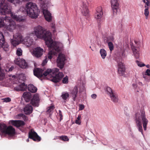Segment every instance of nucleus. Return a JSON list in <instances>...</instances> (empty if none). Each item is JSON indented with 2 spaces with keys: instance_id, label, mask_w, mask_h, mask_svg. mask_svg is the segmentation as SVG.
Wrapping results in <instances>:
<instances>
[{
  "instance_id": "nucleus-1",
  "label": "nucleus",
  "mask_w": 150,
  "mask_h": 150,
  "mask_svg": "<svg viewBox=\"0 0 150 150\" xmlns=\"http://www.w3.org/2000/svg\"><path fill=\"white\" fill-rule=\"evenodd\" d=\"M44 32L43 36L41 39L45 40L46 45L51 49L54 50L57 52L60 51L63 47L62 44L60 42H53L50 32L45 30Z\"/></svg>"
},
{
  "instance_id": "nucleus-2",
  "label": "nucleus",
  "mask_w": 150,
  "mask_h": 150,
  "mask_svg": "<svg viewBox=\"0 0 150 150\" xmlns=\"http://www.w3.org/2000/svg\"><path fill=\"white\" fill-rule=\"evenodd\" d=\"M135 121L139 131L142 133V121L144 129L145 130H146V125L148 123V120L146 117L145 114L143 112L141 114L136 113L135 115Z\"/></svg>"
},
{
  "instance_id": "nucleus-3",
  "label": "nucleus",
  "mask_w": 150,
  "mask_h": 150,
  "mask_svg": "<svg viewBox=\"0 0 150 150\" xmlns=\"http://www.w3.org/2000/svg\"><path fill=\"white\" fill-rule=\"evenodd\" d=\"M25 10L30 17L32 18L37 17V7L35 4L31 2H28L26 5Z\"/></svg>"
},
{
  "instance_id": "nucleus-4",
  "label": "nucleus",
  "mask_w": 150,
  "mask_h": 150,
  "mask_svg": "<svg viewBox=\"0 0 150 150\" xmlns=\"http://www.w3.org/2000/svg\"><path fill=\"white\" fill-rule=\"evenodd\" d=\"M0 13L2 15L11 13V7L5 0H0Z\"/></svg>"
},
{
  "instance_id": "nucleus-5",
  "label": "nucleus",
  "mask_w": 150,
  "mask_h": 150,
  "mask_svg": "<svg viewBox=\"0 0 150 150\" xmlns=\"http://www.w3.org/2000/svg\"><path fill=\"white\" fill-rule=\"evenodd\" d=\"M66 60L65 55L62 53L58 55L57 59V66L60 69H62L64 67Z\"/></svg>"
},
{
  "instance_id": "nucleus-6",
  "label": "nucleus",
  "mask_w": 150,
  "mask_h": 150,
  "mask_svg": "<svg viewBox=\"0 0 150 150\" xmlns=\"http://www.w3.org/2000/svg\"><path fill=\"white\" fill-rule=\"evenodd\" d=\"M40 7L46 20L50 22L52 20V16L51 14L47 9V5L45 4H41Z\"/></svg>"
},
{
  "instance_id": "nucleus-7",
  "label": "nucleus",
  "mask_w": 150,
  "mask_h": 150,
  "mask_svg": "<svg viewBox=\"0 0 150 150\" xmlns=\"http://www.w3.org/2000/svg\"><path fill=\"white\" fill-rule=\"evenodd\" d=\"M45 30L42 26L38 25L34 27L33 32L37 38L41 39L43 37Z\"/></svg>"
},
{
  "instance_id": "nucleus-8",
  "label": "nucleus",
  "mask_w": 150,
  "mask_h": 150,
  "mask_svg": "<svg viewBox=\"0 0 150 150\" xmlns=\"http://www.w3.org/2000/svg\"><path fill=\"white\" fill-rule=\"evenodd\" d=\"M59 69L57 68H54L52 69H48L44 73H43V75L45 76H47L48 77H53L56 74V72H58Z\"/></svg>"
},
{
  "instance_id": "nucleus-9",
  "label": "nucleus",
  "mask_w": 150,
  "mask_h": 150,
  "mask_svg": "<svg viewBox=\"0 0 150 150\" xmlns=\"http://www.w3.org/2000/svg\"><path fill=\"white\" fill-rule=\"evenodd\" d=\"M43 49L40 47H37L34 48L32 52L33 55L37 58L40 57L43 54Z\"/></svg>"
},
{
  "instance_id": "nucleus-10",
  "label": "nucleus",
  "mask_w": 150,
  "mask_h": 150,
  "mask_svg": "<svg viewBox=\"0 0 150 150\" xmlns=\"http://www.w3.org/2000/svg\"><path fill=\"white\" fill-rule=\"evenodd\" d=\"M29 137L35 141H39L41 140L40 137L33 129L29 132Z\"/></svg>"
},
{
  "instance_id": "nucleus-11",
  "label": "nucleus",
  "mask_w": 150,
  "mask_h": 150,
  "mask_svg": "<svg viewBox=\"0 0 150 150\" xmlns=\"http://www.w3.org/2000/svg\"><path fill=\"white\" fill-rule=\"evenodd\" d=\"M111 3L113 14H116L118 10V2L117 0H111Z\"/></svg>"
},
{
  "instance_id": "nucleus-12",
  "label": "nucleus",
  "mask_w": 150,
  "mask_h": 150,
  "mask_svg": "<svg viewBox=\"0 0 150 150\" xmlns=\"http://www.w3.org/2000/svg\"><path fill=\"white\" fill-rule=\"evenodd\" d=\"M50 51L48 52L47 55L45 57V59L43 61L42 65L43 66L45 65L47 62V58L49 59H51L52 58V55L53 54H55L56 52H57L55 51L54 50L51 49H50Z\"/></svg>"
},
{
  "instance_id": "nucleus-13",
  "label": "nucleus",
  "mask_w": 150,
  "mask_h": 150,
  "mask_svg": "<svg viewBox=\"0 0 150 150\" xmlns=\"http://www.w3.org/2000/svg\"><path fill=\"white\" fill-rule=\"evenodd\" d=\"M16 133L15 129L11 126L7 127L6 131L4 133L8 135L9 136H13Z\"/></svg>"
},
{
  "instance_id": "nucleus-14",
  "label": "nucleus",
  "mask_w": 150,
  "mask_h": 150,
  "mask_svg": "<svg viewBox=\"0 0 150 150\" xmlns=\"http://www.w3.org/2000/svg\"><path fill=\"white\" fill-rule=\"evenodd\" d=\"M9 123L16 127H19L25 125L24 122L20 120H11L10 121Z\"/></svg>"
},
{
  "instance_id": "nucleus-15",
  "label": "nucleus",
  "mask_w": 150,
  "mask_h": 150,
  "mask_svg": "<svg viewBox=\"0 0 150 150\" xmlns=\"http://www.w3.org/2000/svg\"><path fill=\"white\" fill-rule=\"evenodd\" d=\"M58 72H56V74L54 76L52 79L50 80L55 83L58 82L64 76L63 73L62 72H59L58 74L57 73Z\"/></svg>"
},
{
  "instance_id": "nucleus-16",
  "label": "nucleus",
  "mask_w": 150,
  "mask_h": 150,
  "mask_svg": "<svg viewBox=\"0 0 150 150\" xmlns=\"http://www.w3.org/2000/svg\"><path fill=\"white\" fill-rule=\"evenodd\" d=\"M22 42L28 47L30 46L32 44L33 40L29 37H27L23 40Z\"/></svg>"
},
{
  "instance_id": "nucleus-17",
  "label": "nucleus",
  "mask_w": 150,
  "mask_h": 150,
  "mask_svg": "<svg viewBox=\"0 0 150 150\" xmlns=\"http://www.w3.org/2000/svg\"><path fill=\"white\" fill-rule=\"evenodd\" d=\"M81 9V12L83 15L87 16L88 15L89 13V11L87 5L84 2H82Z\"/></svg>"
},
{
  "instance_id": "nucleus-18",
  "label": "nucleus",
  "mask_w": 150,
  "mask_h": 150,
  "mask_svg": "<svg viewBox=\"0 0 150 150\" xmlns=\"http://www.w3.org/2000/svg\"><path fill=\"white\" fill-rule=\"evenodd\" d=\"M43 71L41 69L37 68L34 70V75L38 78H41L43 76Z\"/></svg>"
},
{
  "instance_id": "nucleus-19",
  "label": "nucleus",
  "mask_w": 150,
  "mask_h": 150,
  "mask_svg": "<svg viewBox=\"0 0 150 150\" xmlns=\"http://www.w3.org/2000/svg\"><path fill=\"white\" fill-rule=\"evenodd\" d=\"M103 9L101 7L97 8L95 15V18L96 19H100L102 17L103 14Z\"/></svg>"
},
{
  "instance_id": "nucleus-20",
  "label": "nucleus",
  "mask_w": 150,
  "mask_h": 150,
  "mask_svg": "<svg viewBox=\"0 0 150 150\" xmlns=\"http://www.w3.org/2000/svg\"><path fill=\"white\" fill-rule=\"evenodd\" d=\"M32 107L30 105H27L24 108V112L25 114L29 115L33 111Z\"/></svg>"
},
{
  "instance_id": "nucleus-21",
  "label": "nucleus",
  "mask_w": 150,
  "mask_h": 150,
  "mask_svg": "<svg viewBox=\"0 0 150 150\" xmlns=\"http://www.w3.org/2000/svg\"><path fill=\"white\" fill-rule=\"evenodd\" d=\"M9 24L7 25V28L10 30H12L16 28V25L15 22L12 20H9Z\"/></svg>"
},
{
  "instance_id": "nucleus-22",
  "label": "nucleus",
  "mask_w": 150,
  "mask_h": 150,
  "mask_svg": "<svg viewBox=\"0 0 150 150\" xmlns=\"http://www.w3.org/2000/svg\"><path fill=\"white\" fill-rule=\"evenodd\" d=\"M11 16L12 18L16 20L17 22H23L25 20L22 16H18L16 15L15 14L11 13Z\"/></svg>"
},
{
  "instance_id": "nucleus-23",
  "label": "nucleus",
  "mask_w": 150,
  "mask_h": 150,
  "mask_svg": "<svg viewBox=\"0 0 150 150\" xmlns=\"http://www.w3.org/2000/svg\"><path fill=\"white\" fill-rule=\"evenodd\" d=\"M27 86L24 83H23L18 86L14 88V90L16 91H24L27 88Z\"/></svg>"
},
{
  "instance_id": "nucleus-24",
  "label": "nucleus",
  "mask_w": 150,
  "mask_h": 150,
  "mask_svg": "<svg viewBox=\"0 0 150 150\" xmlns=\"http://www.w3.org/2000/svg\"><path fill=\"white\" fill-rule=\"evenodd\" d=\"M23 96L26 102H29L31 98L30 93L27 92H24L23 94Z\"/></svg>"
},
{
  "instance_id": "nucleus-25",
  "label": "nucleus",
  "mask_w": 150,
  "mask_h": 150,
  "mask_svg": "<svg viewBox=\"0 0 150 150\" xmlns=\"http://www.w3.org/2000/svg\"><path fill=\"white\" fill-rule=\"evenodd\" d=\"M13 39L17 40L20 42L23 41V37L19 33H17L13 35Z\"/></svg>"
},
{
  "instance_id": "nucleus-26",
  "label": "nucleus",
  "mask_w": 150,
  "mask_h": 150,
  "mask_svg": "<svg viewBox=\"0 0 150 150\" xmlns=\"http://www.w3.org/2000/svg\"><path fill=\"white\" fill-rule=\"evenodd\" d=\"M1 57L0 54V60L1 59ZM5 78V73L3 69H1L0 64V81H2Z\"/></svg>"
},
{
  "instance_id": "nucleus-27",
  "label": "nucleus",
  "mask_w": 150,
  "mask_h": 150,
  "mask_svg": "<svg viewBox=\"0 0 150 150\" xmlns=\"http://www.w3.org/2000/svg\"><path fill=\"white\" fill-rule=\"evenodd\" d=\"M21 59L20 58H15L14 60V62L15 63L18 65L21 68H24L25 67V64L24 65H23L21 64L22 62H21Z\"/></svg>"
},
{
  "instance_id": "nucleus-28",
  "label": "nucleus",
  "mask_w": 150,
  "mask_h": 150,
  "mask_svg": "<svg viewBox=\"0 0 150 150\" xmlns=\"http://www.w3.org/2000/svg\"><path fill=\"white\" fill-rule=\"evenodd\" d=\"M111 100L114 102H117L118 100L117 96L115 93H112L110 96Z\"/></svg>"
},
{
  "instance_id": "nucleus-29",
  "label": "nucleus",
  "mask_w": 150,
  "mask_h": 150,
  "mask_svg": "<svg viewBox=\"0 0 150 150\" xmlns=\"http://www.w3.org/2000/svg\"><path fill=\"white\" fill-rule=\"evenodd\" d=\"M78 90L77 87L76 86H75L72 91L71 92V94L73 96V100L75 101V100L77 96V94L78 93Z\"/></svg>"
},
{
  "instance_id": "nucleus-30",
  "label": "nucleus",
  "mask_w": 150,
  "mask_h": 150,
  "mask_svg": "<svg viewBox=\"0 0 150 150\" xmlns=\"http://www.w3.org/2000/svg\"><path fill=\"white\" fill-rule=\"evenodd\" d=\"M28 87L29 91H30L31 92L34 93L37 91V88L33 85L30 84L28 85Z\"/></svg>"
},
{
  "instance_id": "nucleus-31",
  "label": "nucleus",
  "mask_w": 150,
  "mask_h": 150,
  "mask_svg": "<svg viewBox=\"0 0 150 150\" xmlns=\"http://www.w3.org/2000/svg\"><path fill=\"white\" fill-rule=\"evenodd\" d=\"M7 127L5 124L0 123V131L2 133L4 134Z\"/></svg>"
},
{
  "instance_id": "nucleus-32",
  "label": "nucleus",
  "mask_w": 150,
  "mask_h": 150,
  "mask_svg": "<svg viewBox=\"0 0 150 150\" xmlns=\"http://www.w3.org/2000/svg\"><path fill=\"white\" fill-rule=\"evenodd\" d=\"M100 53L102 58L104 59L107 55L106 51L104 49H101L100 50Z\"/></svg>"
},
{
  "instance_id": "nucleus-33",
  "label": "nucleus",
  "mask_w": 150,
  "mask_h": 150,
  "mask_svg": "<svg viewBox=\"0 0 150 150\" xmlns=\"http://www.w3.org/2000/svg\"><path fill=\"white\" fill-rule=\"evenodd\" d=\"M39 101L37 100H35L34 98H32L31 100L32 104L33 106H38L39 105Z\"/></svg>"
},
{
  "instance_id": "nucleus-34",
  "label": "nucleus",
  "mask_w": 150,
  "mask_h": 150,
  "mask_svg": "<svg viewBox=\"0 0 150 150\" xmlns=\"http://www.w3.org/2000/svg\"><path fill=\"white\" fill-rule=\"evenodd\" d=\"M11 42L12 44L14 46H16V45H18L20 43L19 42L15 39L11 40Z\"/></svg>"
},
{
  "instance_id": "nucleus-35",
  "label": "nucleus",
  "mask_w": 150,
  "mask_h": 150,
  "mask_svg": "<svg viewBox=\"0 0 150 150\" xmlns=\"http://www.w3.org/2000/svg\"><path fill=\"white\" fill-rule=\"evenodd\" d=\"M132 50L133 51L134 54L136 58H138L139 57V53L137 49L135 48H132Z\"/></svg>"
},
{
  "instance_id": "nucleus-36",
  "label": "nucleus",
  "mask_w": 150,
  "mask_h": 150,
  "mask_svg": "<svg viewBox=\"0 0 150 150\" xmlns=\"http://www.w3.org/2000/svg\"><path fill=\"white\" fill-rule=\"evenodd\" d=\"M69 94L68 93H62L61 96V97L63 99L65 100L69 97Z\"/></svg>"
},
{
  "instance_id": "nucleus-37",
  "label": "nucleus",
  "mask_w": 150,
  "mask_h": 150,
  "mask_svg": "<svg viewBox=\"0 0 150 150\" xmlns=\"http://www.w3.org/2000/svg\"><path fill=\"white\" fill-rule=\"evenodd\" d=\"M59 139L64 141H68L69 140V139L68 138V137L66 136H60L59 137Z\"/></svg>"
},
{
  "instance_id": "nucleus-38",
  "label": "nucleus",
  "mask_w": 150,
  "mask_h": 150,
  "mask_svg": "<svg viewBox=\"0 0 150 150\" xmlns=\"http://www.w3.org/2000/svg\"><path fill=\"white\" fill-rule=\"evenodd\" d=\"M21 62H22L21 64H22L23 65H24L25 64V67L21 68H22L25 69L26 68L28 67V64L26 62L25 60L24 59H21Z\"/></svg>"
},
{
  "instance_id": "nucleus-39",
  "label": "nucleus",
  "mask_w": 150,
  "mask_h": 150,
  "mask_svg": "<svg viewBox=\"0 0 150 150\" xmlns=\"http://www.w3.org/2000/svg\"><path fill=\"white\" fill-rule=\"evenodd\" d=\"M8 1L9 2L13 3L14 4H19L21 2V0H8Z\"/></svg>"
},
{
  "instance_id": "nucleus-40",
  "label": "nucleus",
  "mask_w": 150,
  "mask_h": 150,
  "mask_svg": "<svg viewBox=\"0 0 150 150\" xmlns=\"http://www.w3.org/2000/svg\"><path fill=\"white\" fill-rule=\"evenodd\" d=\"M54 105H51L49 106L47 108V112L50 113L54 109Z\"/></svg>"
},
{
  "instance_id": "nucleus-41",
  "label": "nucleus",
  "mask_w": 150,
  "mask_h": 150,
  "mask_svg": "<svg viewBox=\"0 0 150 150\" xmlns=\"http://www.w3.org/2000/svg\"><path fill=\"white\" fill-rule=\"evenodd\" d=\"M125 71V68H118V72L119 73L122 75L124 74Z\"/></svg>"
},
{
  "instance_id": "nucleus-42",
  "label": "nucleus",
  "mask_w": 150,
  "mask_h": 150,
  "mask_svg": "<svg viewBox=\"0 0 150 150\" xmlns=\"http://www.w3.org/2000/svg\"><path fill=\"white\" fill-rule=\"evenodd\" d=\"M108 46L110 51H112L113 49L114 46L112 43L111 42L108 43Z\"/></svg>"
},
{
  "instance_id": "nucleus-43",
  "label": "nucleus",
  "mask_w": 150,
  "mask_h": 150,
  "mask_svg": "<svg viewBox=\"0 0 150 150\" xmlns=\"http://www.w3.org/2000/svg\"><path fill=\"white\" fill-rule=\"evenodd\" d=\"M16 54L18 56H20L22 54V50L20 48L18 49L16 52Z\"/></svg>"
},
{
  "instance_id": "nucleus-44",
  "label": "nucleus",
  "mask_w": 150,
  "mask_h": 150,
  "mask_svg": "<svg viewBox=\"0 0 150 150\" xmlns=\"http://www.w3.org/2000/svg\"><path fill=\"white\" fill-rule=\"evenodd\" d=\"M81 118V116L80 115H79L77 118V119L76 120L75 123L79 125L80 124L81 122L80 118Z\"/></svg>"
},
{
  "instance_id": "nucleus-45",
  "label": "nucleus",
  "mask_w": 150,
  "mask_h": 150,
  "mask_svg": "<svg viewBox=\"0 0 150 150\" xmlns=\"http://www.w3.org/2000/svg\"><path fill=\"white\" fill-rule=\"evenodd\" d=\"M106 90L108 93L109 94V95L110 96V95L112 93H114L112 91V90L109 87H107L106 88Z\"/></svg>"
},
{
  "instance_id": "nucleus-46",
  "label": "nucleus",
  "mask_w": 150,
  "mask_h": 150,
  "mask_svg": "<svg viewBox=\"0 0 150 150\" xmlns=\"http://www.w3.org/2000/svg\"><path fill=\"white\" fill-rule=\"evenodd\" d=\"M5 40H0V48L3 47L4 44L5 43Z\"/></svg>"
},
{
  "instance_id": "nucleus-47",
  "label": "nucleus",
  "mask_w": 150,
  "mask_h": 150,
  "mask_svg": "<svg viewBox=\"0 0 150 150\" xmlns=\"http://www.w3.org/2000/svg\"><path fill=\"white\" fill-rule=\"evenodd\" d=\"M33 98H34V100L40 101V99L38 94L36 93L34 94Z\"/></svg>"
},
{
  "instance_id": "nucleus-48",
  "label": "nucleus",
  "mask_w": 150,
  "mask_h": 150,
  "mask_svg": "<svg viewBox=\"0 0 150 150\" xmlns=\"http://www.w3.org/2000/svg\"><path fill=\"white\" fill-rule=\"evenodd\" d=\"M118 68L123 69L125 68L124 66L123 63L122 62H119L118 64Z\"/></svg>"
},
{
  "instance_id": "nucleus-49",
  "label": "nucleus",
  "mask_w": 150,
  "mask_h": 150,
  "mask_svg": "<svg viewBox=\"0 0 150 150\" xmlns=\"http://www.w3.org/2000/svg\"><path fill=\"white\" fill-rule=\"evenodd\" d=\"M5 25V24L4 22L3 19L0 18V28L3 27Z\"/></svg>"
},
{
  "instance_id": "nucleus-50",
  "label": "nucleus",
  "mask_w": 150,
  "mask_h": 150,
  "mask_svg": "<svg viewBox=\"0 0 150 150\" xmlns=\"http://www.w3.org/2000/svg\"><path fill=\"white\" fill-rule=\"evenodd\" d=\"M4 100V102H8L11 101V98L9 97L5 98L2 99Z\"/></svg>"
},
{
  "instance_id": "nucleus-51",
  "label": "nucleus",
  "mask_w": 150,
  "mask_h": 150,
  "mask_svg": "<svg viewBox=\"0 0 150 150\" xmlns=\"http://www.w3.org/2000/svg\"><path fill=\"white\" fill-rule=\"evenodd\" d=\"M68 77L67 76H66L62 80V81L63 83H66L68 82Z\"/></svg>"
},
{
  "instance_id": "nucleus-52",
  "label": "nucleus",
  "mask_w": 150,
  "mask_h": 150,
  "mask_svg": "<svg viewBox=\"0 0 150 150\" xmlns=\"http://www.w3.org/2000/svg\"><path fill=\"white\" fill-rule=\"evenodd\" d=\"M148 8L149 7H147L146 8L144 11V14L146 16H148L149 14Z\"/></svg>"
},
{
  "instance_id": "nucleus-53",
  "label": "nucleus",
  "mask_w": 150,
  "mask_h": 150,
  "mask_svg": "<svg viewBox=\"0 0 150 150\" xmlns=\"http://www.w3.org/2000/svg\"><path fill=\"white\" fill-rule=\"evenodd\" d=\"M59 114L60 117V121H61L63 119V116L62 113V112L60 110H59Z\"/></svg>"
},
{
  "instance_id": "nucleus-54",
  "label": "nucleus",
  "mask_w": 150,
  "mask_h": 150,
  "mask_svg": "<svg viewBox=\"0 0 150 150\" xmlns=\"http://www.w3.org/2000/svg\"><path fill=\"white\" fill-rule=\"evenodd\" d=\"M145 74L148 76H150V70L147 69L145 72Z\"/></svg>"
},
{
  "instance_id": "nucleus-55",
  "label": "nucleus",
  "mask_w": 150,
  "mask_h": 150,
  "mask_svg": "<svg viewBox=\"0 0 150 150\" xmlns=\"http://www.w3.org/2000/svg\"><path fill=\"white\" fill-rule=\"evenodd\" d=\"M145 4L146 5V6H145V8H146L147 7H149L150 5V2L149 1H147L146 2Z\"/></svg>"
},
{
  "instance_id": "nucleus-56",
  "label": "nucleus",
  "mask_w": 150,
  "mask_h": 150,
  "mask_svg": "<svg viewBox=\"0 0 150 150\" xmlns=\"http://www.w3.org/2000/svg\"><path fill=\"white\" fill-rule=\"evenodd\" d=\"M84 105H79V110H82L84 108Z\"/></svg>"
},
{
  "instance_id": "nucleus-57",
  "label": "nucleus",
  "mask_w": 150,
  "mask_h": 150,
  "mask_svg": "<svg viewBox=\"0 0 150 150\" xmlns=\"http://www.w3.org/2000/svg\"><path fill=\"white\" fill-rule=\"evenodd\" d=\"M22 118L25 121H27L28 120V117L24 114L23 115V116Z\"/></svg>"
},
{
  "instance_id": "nucleus-58",
  "label": "nucleus",
  "mask_w": 150,
  "mask_h": 150,
  "mask_svg": "<svg viewBox=\"0 0 150 150\" xmlns=\"http://www.w3.org/2000/svg\"><path fill=\"white\" fill-rule=\"evenodd\" d=\"M136 62L137 63L138 66L139 67H142L144 66L145 65V64H142V65L140 64H139V62L138 61H136Z\"/></svg>"
},
{
  "instance_id": "nucleus-59",
  "label": "nucleus",
  "mask_w": 150,
  "mask_h": 150,
  "mask_svg": "<svg viewBox=\"0 0 150 150\" xmlns=\"http://www.w3.org/2000/svg\"><path fill=\"white\" fill-rule=\"evenodd\" d=\"M24 114L21 113L18 114L17 115L18 116V119H21L20 117H22L23 116Z\"/></svg>"
},
{
  "instance_id": "nucleus-60",
  "label": "nucleus",
  "mask_w": 150,
  "mask_h": 150,
  "mask_svg": "<svg viewBox=\"0 0 150 150\" xmlns=\"http://www.w3.org/2000/svg\"><path fill=\"white\" fill-rule=\"evenodd\" d=\"M91 96L93 98L95 99L96 98L97 96L95 94H93Z\"/></svg>"
},
{
  "instance_id": "nucleus-61",
  "label": "nucleus",
  "mask_w": 150,
  "mask_h": 150,
  "mask_svg": "<svg viewBox=\"0 0 150 150\" xmlns=\"http://www.w3.org/2000/svg\"><path fill=\"white\" fill-rule=\"evenodd\" d=\"M14 67L13 66H12L11 68H10L9 69L8 71H12Z\"/></svg>"
},
{
  "instance_id": "nucleus-62",
  "label": "nucleus",
  "mask_w": 150,
  "mask_h": 150,
  "mask_svg": "<svg viewBox=\"0 0 150 150\" xmlns=\"http://www.w3.org/2000/svg\"><path fill=\"white\" fill-rule=\"evenodd\" d=\"M51 27L52 28H54V24L53 23H52L51 24Z\"/></svg>"
},
{
  "instance_id": "nucleus-63",
  "label": "nucleus",
  "mask_w": 150,
  "mask_h": 150,
  "mask_svg": "<svg viewBox=\"0 0 150 150\" xmlns=\"http://www.w3.org/2000/svg\"><path fill=\"white\" fill-rule=\"evenodd\" d=\"M146 66L147 68H149V64H147Z\"/></svg>"
},
{
  "instance_id": "nucleus-64",
  "label": "nucleus",
  "mask_w": 150,
  "mask_h": 150,
  "mask_svg": "<svg viewBox=\"0 0 150 150\" xmlns=\"http://www.w3.org/2000/svg\"><path fill=\"white\" fill-rule=\"evenodd\" d=\"M143 2L144 3H146V1H145V0H143Z\"/></svg>"
}]
</instances>
